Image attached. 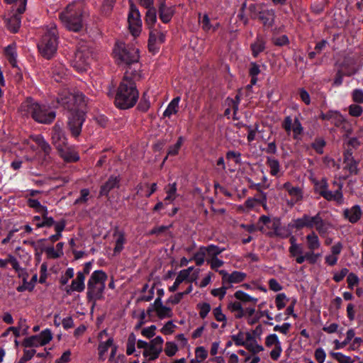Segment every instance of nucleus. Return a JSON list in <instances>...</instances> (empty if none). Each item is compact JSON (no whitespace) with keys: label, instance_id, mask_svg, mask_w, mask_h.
I'll list each match as a JSON object with an SVG mask.
<instances>
[{"label":"nucleus","instance_id":"obj_58","mask_svg":"<svg viewBox=\"0 0 363 363\" xmlns=\"http://www.w3.org/2000/svg\"><path fill=\"white\" fill-rule=\"evenodd\" d=\"M289 299L284 293H281L277 295L275 298V303L278 310H281L286 306V301Z\"/></svg>","mask_w":363,"mask_h":363},{"label":"nucleus","instance_id":"obj_2","mask_svg":"<svg viewBox=\"0 0 363 363\" xmlns=\"http://www.w3.org/2000/svg\"><path fill=\"white\" fill-rule=\"evenodd\" d=\"M140 69H126L116 92L114 104L121 110L133 108L139 99L136 82L142 79Z\"/></svg>","mask_w":363,"mask_h":363},{"label":"nucleus","instance_id":"obj_56","mask_svg":"<svg viewBox=\"0 0 363 363\" xmlns=\"http://www.w3.org/2000/svg\"><path fill=\"white\" fill-rule=\"evenodd\" d=\"M348 111L351 116L359 117L363 113V108L357 104H353L348 106Z\"/></svg>","mask_w":363,"mask_h":363},{"label":"nucleus","instance_id":"obj_53","mask_svg":"<svg viewBox=\"0 0 363 363\" xmlns=\"http://www.w3.org/2000/svg\"><path fill=\"white\" fill-rule=\"evenodd\" d=\"M206 259V255L203 251L202 247H200L198 251L194 254L193 259L195 261L196 265L201 266Z\"/></svg>","mask_w":363,"mask_h":363},{"label":"nucleus","instance_id":"obj_24","mask_svg":"<svg viewBox=\"0 0 363 363\" xmlns=\"http://www.w3.org/2000/svg\"><path fill=\"white\" fill-rule=\"evenodd\" d=\"M159 1V15L160 18L163 23H168L172 19V17L174 13L173 6H167L165 4V0Z\"/></svg>","mask_w":363,"mask_h":363},{"label":"nucleus","instance_id":"obj_50","mask_svg":"<svg viewBox=\"0 0 363 363\" xmlns=\"http://www.w3.org/2000/svg\"><path fill=\"white\" fill-rule=\"evenodd\" d=\"M136 337L133 333L130 334L126 343V354L130 355L135 351Z\"/></svg>","mask_w":363,"mask_h":363},{"label":"nucleus","instance_id":"obj_12","mask_svg":"<svg viewBox=\"0 0 363 363\" xmlns=\"http://www.w3.org/2000/svg\"><path fill=\"white\" fill-rule=\"evenodd\" d=\"M163 343V338L157 336L149 342L147 350L143 352V356L150 361L155 360L162 352Z\"/></svg>","mask_w":363,"mask_h":363},{"label":"nucleus","instance_id":"obj_10","mask_svg":"<svg viewBox=\"0 0 363 363\" xmlns=\"http://www.w3.org/2000/svg\"><path fill=\"white\" fill-rule=\"evenodd\" d=\"M333 184L337 187L335 191L328 189V183L325 179H323L320 182H315V185L319 194L325 199L329 201H335L338 204H342L344 203L342 191L343 184L337 181H334Z\"/></svg>","mask_w":363,"mask_h":363},{"label":"nucleus","instance_id":"obj_42","mask_svg":"<svg viewBox=\"0 0 363 363\" xmlns=\"http://www.w3.org/2000/svg\"><path fill=\"white\" fill-rule=\"evenodd\" d=\"M177 189L176 182L169 184L165 187V192L167 194V196L164 199V201H169V203H172L177 198Z\"/></svg>","mask_w":363,"mask_h":363},{"label":"nucleus","instance_id":"obj_63","mask_svg":"<svg viewBox=\"0 0 363 363\" xmlns=\"http://www.w3.org/2000/svg\"><path fill=\"white\" fill-rule=\"evenodd\" d=\"M199 309V315L201 318H205L211 311V306L208 303H200L197 304Z\"/></svg>","mask_w":363,"mask_h":363},{"label":"nucleus","instance_id":"obj_30","mask_svg":"<svg viewBox=\"0 0 363 363\" xmlns=\"http://www.w3.org/2000/svg\"><path fill=\"white\" fill-rule=\"evenodd\" d=\"M266 41L263 36L257 35L255 41L251 45L253 56L257 57L265 50Z\"/></svg>","mask_w":363,"mask_h":363},{"label":"nucleus","instance_id":"obj_59","mask_svg":"<svg viewBox=\"0 0 363 363\" xmlns=\"http://www.w3.org/2000/svg\"><path fill=\"white\" fill-rule=\"evenodd\" d=\"M213 314L217 321L223 322V326L226 325L227 318L225 315L223 313L220 306L215 308L213 311Z\"/></svg>","mask_w":363,"mask_h":363},{"label":"nucleus","instance_id":"obj_54","mask_svg":"<svg viewBox=\"0 0 363 363\" xmlns=\"http://www.w3.org/2000/svg\"><path fill=\"white\" fill-rule=\"evenodd\" d=\"M232 340H233L235 345L236 346H244L246 345L247 339L245 337V334L242 332H239L235 335H233L231 336Z\"/></svg>","mask_w":363,"mask_h":363},{"label":"nucleus","instance_id":"obj_47","mask_svg":"<svg viewBox=\"0 0 363 363\" xmlns=\"http://www.w3.org/2000/svg\"><path fill=\"white\" fill-rule=\"evenodd\" d=\"M116 0H104L101 8V13L104 16H109L111 13Z\"/></svg>","mask_w":363,"mask_h":363},{"label":"nucleus","instance_id":"obj_45","mask_svg":"<svg viewBox=\"0 0 363 363\" xmlns=\"http://www.w3.org/2000/svg\"><path fill=\"white\" fill-rule=\"evenodd\" d=\"M234 296L235 297L236 299H238L240 301L245 302V303L252 302L254 304H255L258 301V299L257 298L251 296L249 294H247L245 292L240 291V290L237 291L234 294Z\"/></svg>","mask_w":363,"mask_h":363},{"label":"nucleus","instance_id":"obj_28","mask_svg":"<svg viewBox=\"0 0 363 363\" xmlns=\"http://www.w3.org/2000/svg\"><path fill=\"white\" fill-rule=\"evenodd\" d=\"M21 14L16 10L15 13L6 19L7 28L13 33H16L20 28L21 21Z\"/></svg>","mask_w":363,"mask_h":363},{"label":"nucleus","instance_id":"obj_36","mask_svg":"<svg viewBox=\"0 0 363 363\" xmlns=\"http://www.w3.org/2000/svg\"><path fill=\"white\" fill-rule=\"evenodd\" d=\"M66 226V222L65 220H61L59 222H57L55 224V230L56 233L55 235H52L48 238V240L51 242H55L56 241L59 240L62 235V232L65 230Z\"/></svg>","mask_w":363,"mask_h":363},{"label":"nucleus","instance_id":"obj_1","mask_svg":"<svg viewBox=\"0 0 363 363\" xmlns=\"http://www.w3.org/2000/svg\"><path fill=\"white\" fill-rule=\"evenodd\" d=\"M291 226L296 230H301L304 228L315 229L316 232L312 230L306 236L307 247L308 249V252H314L315 250H318L321 246L317 233L321 237H325L330 233L333 227L330 222L323 219L320 213L313 216L304 213L301 217L294 220Z\"/></svg>","mask_w":363,"mask_h":363},{"label":"nucleus","instance_id":"obj_41","mask_svg":"<svg viewBox=\"0 0 363 363\" xmlns=\"http://www.w3.org/2000/svg\"><path fill=\"white\" fill-rule=\"evenodd\" d=\"M26 202L28 207L34 209L35 212L40 215L44 212L45 213L48 210L47 206L42 205L38 199L28 198V199H26Z\"/></svg>","mask_w":363,"mask_h":363},{"label":"nucleus","instance_id":"obj_16","mask_svg":"<svg viewBox=\"0 0 363 363\" xmlns=\"http://www.w3.org/2000/svg\"><path fill=\"white\" fill-rule=\"evenodd\" d=\"M52 141L57 150L68 145L67 137L61 125L58 123H55L52 128Z\"/></svg>","mask_w":363,"mask_h":363},{"label":"nucleus","instance_id":"obj_64","mask_svg":"<svg viewBox=\"0 0 363 363\" xmlns=\"http://www.w3.org/2000/svg\"><path fill=\"white\" fill-rule=\"evenodd\" d=\"M352 97L356 104H363V90L361 89L353 90Z\"/></svg>","mask_w":363,"mask_h":363},{"label":"nucleus","instance_id":"obj_17","mask_svg":"<svg viewBox=\"0 0 363 363\" xmlns=\"http://www.w3.org/2000/svg\"><path fill=\"white\" fill-rule=\"evenodd\" d=\"M281 189H285L291 196V204L294 205L302 201L303 198V192L301 187L294 186L289 182H285Z\"/></svg>","mask_w":363,"mask_h":363},{"label":"nucleus","instance_id":"obj_38","mask_svg":"<svg viewBox=\"0 0 363 363\" xmlns=\"http://www.w3.org/2000/svg\"><path fill=\"white\" fill-rule=\"evenodd\" d=\"M264 7V4H250L247 7L250 18L252 20L257 19Z\"/></svg>","mask_w":363,"mask_h":363},{"label":"nucleus","instance_id":"obj_3","mask_svg":"<svg viewBox=\"0 0 363 363\" xmlns=\"http://www.w3.org/2000/svg\"><path fill=\"white\" fill-rule=\"evenodd\" d=\"M88 15L84 0H76L69 4L59 16L64 26L74 32L79 31L83 27L84 18Z\"/></svg>","mask_w":363,"mask_h":363},{"label":"nucleus","instance_id":"obj_31","mask_svg":"<svg viewBox=\"0 0 363 363\" xmlns=\"http://www.w3.org/2000/svg\"><path fill=\"white\" fill-rule=\"evenodd\" d=\"M201 247L206 255V260L211 259V258L218 257V256L225 250L224 247H220L213 244Z\"/></svg>","mask_w":363,"mask_h":363},{"label":"nucleus","instance_id":"obj_48","mask_svg":"<svg viewBox=\"0 0 363 363\" xmlns=\"http://www.w3.org/2000/svg\"><path fill=\"white\" fill-rule=\"evenodd\" d=\"M145 15V23L149 27H152L157 20L156 10L152 6H149Z\"/></svg>","mask_w":363,"mask_h":363},{"label":"nucleus","instance_id":"obj_23","mask_svg":"<svg viewBox=\"0 0 363 363\" xmlns=\"http://www.w3.org/2000/svg\"><path fill=\"white\" fill-rule=\"evenodd\" d=\"M362 212L359 205H354L350 208H345L343 211L345 218L352 223H356L362 218Z\"/></svg>","mask_w":363,"mask_h":363},{"label":"nucleus","instance_id":"obj_7","mask_svg":"<svg viewBox=\"0 0 363 363\" xmlns=\"http://www.w3.org/2000/svg\"><path fill=\"white\" fill-rule=\"evenodd\" d=\"M57 103L68 111L76 107L86 106L85 96L79 91H70L64 88L58 93Z\"/></svg>","mask_w":363,"mask_h":363},{"label":"nucleus","instance_id":"obj_60","mask_svg":"<svg viewBox=\"0 0 363 363\" xmlns=\"http://www.w3.org/2000/svg\"><path fill=\"white\" fill-rule=\"evenodd\" d=\"M208 355V352L207 350L203 346L197 347L195 349V356L196 359L203 362L204 361Z\"/></svg>","mask_w":363,"mask_h":363},{"label":"nucleus","instance_id":"obj_15","mask_svg":"<svg viewBox=\"0 0 363 363\" xmlns=\"http://www.w3.org/2000/svg\"><path fill=\"white\" fill-rule=\"evenodd\" d=\"M165 40V35L163 33L153 30L150 32L148 40V48L150 52L153 54L157 53L160 50V46Z\"/></svg>","mask_w":363,"mask_h":363},{"label":"nucleus","instance_id":"obj_27","mask_svg":"<svg viewBox=\"0 0 363 363\" xmlns=\"http://www.w3.org/2000/svg\"><path fill=\"white\" fill-rule=\"evenodd\" d=\"M85 276L81 272L77 273V277L72 280L70 285V290H67V293L72 291L82 292L85 289L84 284Z\"/></svg>","mask_w":363,"mask_h":363},{"label":"nucleus","instance_id":"obj_62","mask_svg":"<svg viewBox=\"0 0 363 363\" xmlns=\"http://www.w3.org/2000/svg\"><path fill=\"white\" fill-rule=\"evenodd\" d=\"M178 350L177 345L173 342H167L165 344L164 352L168 357L174 356Z\"/></svg>","mask_w":363,"mask_h":363},{"label":"nucleus","instance_id":"obj_34","mask_svg":"<svg viewBox=\"0 0 363 363\" xmlns=\"http://www.w3.org/2000/svg\"><path fill=\"white\" fill-rule=\"evenodd\" d=\"M113 236L116 238V244L113 249L114 254L120 253L125 242V233L123 231L117 230L114 233Z\"/></svg>","mask_w":363,"mask_h":363},{"label":"nucleus","instance_id":"obj_55","mask_svg":"<svg viewBox=\"0 0 363 363\" xmlns=\"http://www.w3.org/2000/svg\"><path fill=\"white\" fill-rule=\"evenodd\" d=\"M40 341L42 342L43 345H45L50 342V341L52 338V335L51 331L49 329H45L43 330L39 335H37Z\"/></svg>","mask_w":363,"mask_h":363},{"label":"nucleus","instance_id":"obj_52","mask_svg":"<svg viewBox=\"0 0 363 363\" xmlns=\"http://www.w3.org/2000/svg\"><path fill=\"white\" fill-rule=\"evenodd\" d=\"M331 356L336 359L338 363H354V361L350 356H347L342 352H331Z\"/></svg>","mask_w":363,"mask_h":363},{"label":"nucleus","instance_id":"obj_6","mask_svg":"<svg viewBox=\"0 0 363 363\" xmlns=\"http://www.w3.org/2000/svg\"><path fill=\"white\" fill-rule=\"evenodd\" d=\"M57 34L56 25L50 23L38 45L40 54L48 60L52 57L57 51Z\"/></svg>","mask_w":363,"mask_h":363},{"label":"nucleus","instance_id":"obj_4","mask_svg":"<svg viewBox=\"0 0 363 363\" xmlns=\"http://www.w3.org/2000/svg\"><path fill=\"white\" fill-rule=\"evenodd\" d=\"M21 110L25 114H29L39 123H51L56 117L55 111L45 105L39 104L32 99H26L21 106Z\"/></svg>","mask_w":363,"mask_h":363},{"label":"nucleus","instance_id":"obj_25","mask_svg":"<svg viewBox=\"0 0 363 363\" xmlns=\"http://www.w3.org/2000/svg\"><path fill=\"white\" fill-rule=\"evenodd\" d=\"M274 11L273 9H268L264 6L257 19L263 24L264 26L269 28L274 25Z\"/></svg>","mask_w":363,"mask_h":363},{"label":"nucleus","instance_id":"obj_37","mask_svg":"<svg viewBox=\"0 0 363 363\" xmlns=\"http://www.w3.org/2000/svg\"><path fill=\"white\" fill-rule=\"evenodd\" d=\"M320 256H321V255L319 253L315 254V252H307L304 255H303L301 254L295 257H296V262L298 264H302L306 260H308L311 264H314L315 262H316V261Z\"/></svg>","mask_w":363,"mask_h":363},{"label":"nucleus","instance_id":"obj_18","mask_svg":"<svg viewBox=\"0 0 363 363\" xmlns=\"http://www.w3.org/2000/svg\"><path fill=\"white\" fill-rule=\"evenodd\" d=\"M268 228L273 231L269 233L270 236L275 235L281 238H286L289 236L290 232L285 226H282L279 219L274 218L270 222Z\"/></svg>","mask_w":363,"mask_h":363},{"label":"nucleus","instance_id":"obj_43","mask_svg":"<svg viewBox=\"0 0 363 363\" xmlns=\"http://www.w3.org/2000/svg\"><path fill=\"white\" fill-rule=\"evenodd\" d=\"M42 216V222L36 223V227L38 228H44V227H51L52 225L55 226V224L57 223L54 220L52 217L48 216V211L47 210L45 213H43L41 214Z\"/></svg>","mask_w":363,"mask_h":363},{"label":"nucleus","instance_id":"obj_46","mask_svg":"<svg viewBox=\"0 0 363 363\" xmlns=\"http://www.w3.org/2000/svg\"><path fill=\"white\" fill-rule=\"evenodd\" d=\"M155 311L157 316L161 320L167 318H171L173 315L172 308L166 306H160V308H156Z\"/></svg>","mask_w":363,"mask_h":363},{"label":"nucleus","instance_id":"obj_51","mask_svg":"<svg viewBox=\"0 0 363 363\" xmlns=\"http://www.w3.org/2000/svg\"><path fill=\"white\" fill-rule=\"evenodd\" d=\"M184 281H188V282H191L192 280H188L185 276L182 274L180 272H179L177 277H176V279L173 284L172 286H169V291L170 292H174L177 290V289L179 288V285L184 282Z\"/></svg>","mask_w":363,"mask_h":363},{"label":"nucleus","instance_id":"obj_8","mask_svg":"<svg viewBox=\"0 0 363 363\" xmlns=\"http://www.w3.org/2000/svg\"><path fill=\"white\" fill-rule=\"evenodd\" d=\"M114 57L118 65H130L138 62L139 55L138 50L133 47L127 46L123 42H117L113 50Z\"/></svg>","mask_w":363,"mask_h":363},{"label":"nucleus","instance_id":"obj_32","mask_svg":"<svg viewBox=\"0 0 363 363\" xmlns=\"http://www.w3.org/2000/svg\"><path fill=\"white\" fill-rule=\"evenodd\" d=\"M228 309L234 314L235 318L240 319L245 316V310L240 301H231L228 304Z\"/></svg>","mask_w":363,"mask_h":363},{"label":"nucleus","instance_id":"obj_20","mask_svg":"<svg viewBox=\"0 0 363 363\" xmlns=\"http://www.w3.org/2000/svg\"><path fill=\"white\" fill-rule=\"evenodd\" d=\"M344 169L347 170L350 174H357L359 172L358 162L354 160L351 150H346L344 153Z\"/></svg>","mask_w":363,"mask_h":363},{"label":"nucleus","instance_id":"obj_49","mask_svg":"<svg viewBox=\"0 0 363 363\" xmlns=\"http://www.w3.org/2000/svg\"><path fill=\"white\" fill-rule=\"evenodd\" d=\"M23 345L26 347L43 346L42 342L40 341L38 335H33L26 338L23 341Z\"/></svg>","mask_w":363,"mask_h":363},{"label":"nucleus","instance_id":"obj_21","mask_svg":"<svg viewBox=\"0 0 363 363\" xmlns=\"http://www.w3.org/2000/svg\"><path fill=\"white\" fill-rule=\"evenodd\" d=\"M121 179L119 176H111L108 180L101 186L99 195L108 196V193L115 188L119 187Z\"/></svg>","mask_w":363,"mask_h":363},{"label":"nucleus","instance_id":"obj_39","mask_svg":"<svg viewBox=\"0 0 363 363\" xmlns=\"http://www.w3.org/2000/svg\"><path fill=\"white\" fill-rule=\"evenodd\" d=\"M269 168V173L272 176H277L280 172V164L278 160L274 157H268L266 162Z\"/></svg>","mask_w":363,"mask_h":363},{"label":"nucleus","instance_id":"obj_35","mask_svg":"<svg viewBox=\"0 0 363 363\" xmlns=\"http://www.w3.org/2000/svg\"><path fill=\"white\" fill-rule=\"evenodd\" d=\"M180 97L177 96L174 98L170 103L168 104L167 108L163 113L164 117H171L172 115L176 114L179 110V104L180 101Z\"/></svg>","mask_w":363,"mask_h":363},{"label":"nucleus","instance_id":"obj_44","mask_svg":"<svg viewBox=\"0 0 363 363\" xmlns=\"http://www.w3.org/2000/svg\"><path fill=\"white\" fill-rule=\"evenodd\" d=\"M77 65H74L76 68H84L86 66H90L91 59L87 56L86 57L83 52H78L76 54Z\"/></svg>","mask_w":363,"mask_h":363},{"label":"nucleus","instance_id":"obj_29","mask_svg":"<svg viewBox=\"0 0 363 363\" xmlns=\"http://www.w3.org/2000/svg\"><path fill=\"white\" fill-rule=\"evenodd\" d=\"M28 326L26 325V319L20 318L17 327H9L6 331L3 334V336L8 335L9 331H12L15 337H18L21 335V330L23 333H26Z\"/></svg>","mask_w":363,"mask_h":363},{"label":"nucleus","instance_id":"obj_13","mask_svg":"<svg viewBox=\"0 0 363 363\" xmlns=\"http://www.w3.org/2000/svg\"><path fill=\"white\" fill-rule=\"evenodd\" d=\"M264 344L267 348L272 349L269 353L271 359L274 361L278 360L282 353V347L277 335L275 333L268 335L265 337Z\"/></svg>","mask_w":363,"mask_h":363},{"label":"nucleus","instance_id":"obj_5","mask_svg":"<svg viewBox=\"0 0 363 363\" xmlns=\"http://www.w3.org/2000/svg\"><path fill=\"white\" fill-rule=\"evenodd\" d=\"M107 278L106 274L102 270H96L90 276L87 282L86 298L93 306L97 301L104 298Z\"/></svg>","mask_w":363,"mask_h":363},{"label":"nucleus","instance_id":"obj_26","mask_svg":"<svg viewBox=\"0 0 363 363\" xmlns=\"http://www.w3.org/2000/svg\"><path fill=\"white\" fill-rule=\"evenodd\" d=\"M247 342L245 347L252 353V354H257L259 352L264 351L262 345L258 344L257 341L250 333H246Z\"/></svg>","mask_w":363,"mask_h":363},{"label":"nucleus","instance_id":"obj_61","mask_svg":"<svg viewBox=\"0 0 363 363\" xmlns=\"http://www.w3.org/2000/svg\"><path fill=\"white\" fill-rule=\"evenodd\" d=\"M228 289L229 287L227 285L222 284L221 287L212 289L211 294L213 296L219 298V299H223L226 294Z\"/></svg>","mask_w":363,"mask_h":363},{"label":"nucleus","instance_id":"obj_11","mask_svg":"<svg viewBox=\"0 0 363 363\" xmlns=\"http://www.w3.org/2000/svg\"><path fill=\"white\" fill-rule=\"evenodd\" d=\"M128 21L131 34L134 37L138 36L141 32L142 21L138 9L133 3L130 4Z\"/></svg>","mask_w":363,"mask_h":363},{"label":"nucleus","instance_id":"obj_22","mask_svg":"<svg viewBox=\"0 0 363 363\" xmlns=\"http://www.w3.org/2000/svg\"><path fill=\"white\" fill-rule=\"evenodd\" d=\"M60 157L67 162H74L79 160L78 153L74 150V147L69 146L68 145L57 149Z\"/></svg>","mask_w":363,"mask_h":363},{"label":"nucleus","instance_id":"obj_40","mask_svg":"<svg viewBox=\"0 0 363 363\" xmlns=\"http://www.w3.org/2000/svg\"><path fill=\"white\" fill-rule=\"evenodd\" d=\"M5 56L13 67H17L16 51L15 46L9 45L6 47L5 49Z\"/></svg>","mask_w":363,"mask_h":363},{"label":"nucleus","instance_id":"obj_33","mask_svg":"<svg viewBox=\"0 0 363 363\" xmlns=\"http://www.w3.org/2000/svg\"><path fill=\"white\" fill-rule=\"evenodd\" d=\"M113 344V338L109 337L106 341L101 342L99 345V359L101 361H104L106 359V354L108 349L112 347Z\"/></svg>","mask_w":363,"mask_h":363},{"label":"nucleus","instance_id":"obj_57","mask_svg":"<svg viewBox=\"0 0 363 363\" xmlns=\"http://www.w3.org/2000/svg\"><path fill=\"white\" fill-rule=\"evenodd\" d=\"M7 4H14L16 6V11L19 13H23L26 11L27 0H4Z\"/></svg>","mask_w":363,"mask_h":363},{"label":"nucleus","instance_id":"obj_9","mask_svg":"<svg viewBox=\"0 0 363 363\" xmlns=\"http://www.w3.org/2000/svg\"><path fill=\"white\" fill-rule=\"evenodd\" d=\"M68 111L67 128L73 137L77 138L81 134L82 125L86 120V106L76 107Z\"/></svg>","mask_w":363,"mask_h":363},{"label":"nucleus","instance_id":"obj_14","mask_svg":"<svg viewBox=\"0 0 363 363\" xmlns=\"http://www.w3.org/2000/svg\"><path fill=\"white\" fill-rule=\"evenodd\" d=\"M218 273L222 276V284L227 285L229 288L235 284L241 283L247 277L245 273L239 271L228 273L225 270H220Z\"/></svg>","mask_w":363,"mask_h":363},{"label":"nucleus","instance_id":"obj_19","mask_svg":"<svg viewBox=\"0 0 363 363\" xmlns=\"http://www.w3.org/2000/svg\"><path fill=\"white\" fill-rule=\"evenodd\" d=\"M335 114V115L333 117L331 123L337 128H340L345 133V135L348 137L352 132L350 124L339 111H337Z\"/></svg>","mask_w":363,"mask_h":363}]
</instances>
